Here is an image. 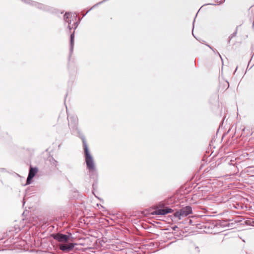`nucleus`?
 <instances>
[{
	"instance_id": "26",
	"label": "nucleus",
	"mask_w": 254,
	"mask_h": 254,
	"mask_svg": "<svg viewBox=\"0 0 254 254\" xmlns=\"http://www.w3.org/2000/svg\"><path fill=\"white\" fill-rule=\"evenodd\" d=\"M159 206L161 207H164V203H160Z\"/></svg>"
},
{
	"instance_id": "22",
	"label": "nucleus",
	"mask_w": 254,
	"mask_h": 254,
	"mask_svg": "<svg viewBox=\"0 0 254 254\" xmlns=\"http://www.w3.org/2000/svg\"><path fill=\"white\" fill-rule=\"evenodd\" d=\"M21 1L25 3L28 4L29 3L30 0H21Z\"/></svg>"
},
{
	"instance_id": "14",
	"label": "nucleus",
	"mask_w": 254,
	"mask_h": 254,
	"mask_svg": "<svg viewBox=\"0 0 254 254\" xmlns=\"http://www.w3.org/2000/svg\"><path fill=\"white\" fill-rule=\"evenodd\" d=\"M37 3V1H34V0H30L29 3L28 4L32 6L36 7Z\"/></svg>"
},
{
	"instance_id": "4",
	"label": "nucleus",
	"mask_w": 254,
	"mask_h": 254,
	"mask_svg": "<svg viewBox=\"0 0 254 254\" xmlns=\"http://www.w3.org/2000/svg\"><path fill=\"white\" fill-rule=\"evenodd\" d=\"M67 119L71 133L80 138L82 142L86 141L84 134L78 127V119L77 117L74 115H68Z\"/></svg>"
},
{
	"instance_id": "12",
	"label": "nucleus",
	"mask_w": 254,
	"mask_h": 254,
	"mask_svg": "<svg viewBox=\"0 0 254 254\" xmlns=\"http://www.w3.org/2000/svg\"><path fill=\"white\" fill-rule=\"evenodd\" d=\"M191 249L195 254H199L200 250L199 247L196 246L194 243H192L191 245Z\"/></svg>"
},
{
	"instance_id": "16",
	"label": "nucleus",
	"mask_w": 254,
	"mask_h": 254,
	"mask_svg": "<svg viewBox=\"0 0 254 254\" xmlns=\"http://www.w3.org/2000/svg\"><path fill=\"white\" fill-rule=\"evenodd\" d=\"M51 163L56 167L58 165V162L53 158L51 160Z\"/></svg>"
},
{
	"instance_id": "19",
	"label": "nucleus",
	"mask_w": 254,
	"mask_h": 254,
	"mask_svg": "<svg viewBox=\"0 0 254 254\" xmlns=\"http://www.w3.org/2000/svg\"><path fill=\"white\" fill-rule=\"evenodd\" d=\"M229 82L228 81H226L225 82V89H227L229 87Z\"/></svg>"
},
{
	"instance_id": "6",
	"label": "nucleus",
	"mask_w": 254,
	"mask_h": 254,
	"mask_svg": "<svg viewBox=\"0 0 254 254\" xmlns=\"http://www.w3.org/2000/svg\"><path fill=\"white\" fill-rule=\"evenodd\" d=\"M77 18L76 15H74L73 16L72 15L71 13L70 12H66L64 16V19L65 22V24L66 23H67V28L69 30V32H71V30L72 28H73V27L70 26V24L72 22V21L74 18L76 19Z\"/></svg>"
},
{
	"instance_id": "29",
	"label": "nucleus",
	"mask_w": 254,
	"mask_h": 254,
	"mask_svg": "<svg viewBox=\"0 0 254 254\" xmlns=\"http://www.w3.org/2000/svg\"><path fill=\"white\" fill-rule=\"evenodd\" d=\"M224 1V0H221V1L219 2V4L223 3Z\"/></svg>"
},
{
	"instance_id": "1",
	"label": "nucleus",
	"mask_w": 254,
	"mask_h": 254,
	"mask_svg": "<svg viewBox=\"0 0 254 254\" xmlns=\"http://www.w3.org/2000/svg\"><path fill=\"white\" fill-rule=\"evenodd\" d=\"M85 162L89 177L93 180L97 179L98 172L93 157L90 152L86 140L82 142Z\"/></svg>"
},
{
	"instance_id": "3",
	"label": "nucleus",
	"mask_w": 254,
	"mask_h": 254,
	"mask_svg": "<svg viewBox=\"0 0 254 254\" xmlns=\"http://www.w3.org/2000/svg\"><path fill=\"white\" fill-rule=\"evenodd\" d=\"M21 229L18 225H15L13 227H11L9 228L8 231L5 234V241L3 240L2 244H3L5 247H10L13 245L16 244L18 242L21 243L19 241V232Z\"/></svg>"
},
{
	"instance_id": "2",
	"label": "nucleus",
	"mask_w": 254,
	"mask_h": 254,
	"mask_svg": "<svg viewBox=\"0 0 254 254\" xmlns=\"http://www.w3.org/2000/svg\"><path fill=\"white\" fill-rule=\"evenodd\" d=\"M54 238L59 243L58 247L60 250L64 253L71 251L77 245L71 242L73 238L70 233H68L67 235L58 233L55 235Z\"/></svg>"
},
{
	"instance_id": "23",
	"label": "nucleus",
	"mask_w": 254,
	"mask_h": 254,
	"mask_svg": "<svg viewBox=\"0 0 254 254\" xmlns=\"http://www.w3.org/2000/svg\"><path fill=\"white\" fill-rule=\"evenodd\" d=\"M208 47H209L211 50H212V49L214 48H213L212 47H211V46H210L209 45H208V44H205Z\"/></svg>"
},
{
	"instance_id": "18",
	"label": "nucleus",
	"mask_w": 254,
	"mask_h": 254,
	"mask_svg": "<svg viewBox=\"0 0 254 254\" xmlns=\"http://www.w3.org/2000/svg\"><path fill=\"white\" fill-rule=\"evenodd\" d=\"M95 181V182L93 183V184H92V187H93V189H95V187H96L97 186V182H96V180H94Z\"/></svg>"
},
{
	"instance_id": "20",
	"label": "nucleus",
	"mask_w": 254,
	"mask_h": 254,
	"mask_svg": "<svg viewBox=\"0 0 254 254\" xmlns=\"http://www.w3.org/2000/svg\"><path fill=\"white\" fill-rule=\"evenodd\" d=\"M249 64H250V62L249 63L248 65L247 66L246 71L248 70L251 69L253 67V66L254 65V64L253 65H252L250 67V66H249Z\"/></svg>"
},
{
	"instance_id": "27",
	"label": "nucleus",
	"mask_w": 254,
	"mask_h": 254,
	"mask_svg": "<svg viewBox=\"0 0 254 254\" xmlns=\"http://www.w3.org/2000/svg\"><path fill=\"white\" fill-rule=\"evenodd\" d=\"M178 228V227L176 226H174L172 227L173 230H175L176 229Z\"/></svg>"
},
{
	"instance_id": "10",
	"label": "nucleus",
	"mask_w": 254,
	"mask_h": 254,
	"mask_svg": "<svg viewBox=\"0 0 254 254\" xmlns=\"http://www.w3.org/2000/svg\"><path fill=\"white\" fill-rule=\"evenodd\" d=\"M74 31L70 34V49H69V56L70 58L73 50L74 46Z\"/></svg>"
},
{
	"instance_id": "17",
	"label": "nucleus",
	"mask_w": 254,
	"mask_h": 254,
	"mask_svg": "<svg viewBox=\"0 0 254 254\" xmlns=\"http://www.w3.org/2000/svg\"><path fill=\"white\" fill-rule=\"evenodd\" d=\"M212 51L215 53V54H217L221 59V60H222V57L221 56V55H220V54L219 53V52L217 51V50H216L215 49L213 48L212 49Z\"/></svg>"
},
{
	"instance_id": "8",
	"label": "nucleus",
	"mask_w": 254,
	"mask_h": 254,
	"mask_svg": "<svg viewBox=\"0 0 254 254\" xmlns=\"http://www.w3.org/2000/svg\"><path fill=\"white\" fill-rule=\"evenodd\" d=\"M173 210L172 208L170 207H165V208H156L152 213V215H166L168 213H171Z\"/></svg>"
},
{
	"instance_id": "13",
	"label": "nucleus",
	"mask_w": 254,
	"mask_h": 254,
	"mask_svg": "<svg viewBox=\"0 0 254 254\" xmlns=\"http://www.w3.org/2000/svg\"><path fill=\"white\" fill-rule=\"evenodd\" d=\"M237 28H238V27H237V28H236V29L235 31L233 33H232V34H231V35L229 37V38H228V43H230V41H231V39H232L233 37H235V36H236L237 33Z\"/></svg>"
},
{
	"instance_id": "7",
	"label": "nucleus",
	"mask_w": 254,
	"mask_h": 254,
	"mask_svg": "<svg viewBox=\"0 0 254 254\" xmlns=\"http://www.w3.org/2000/svg\"><path fill=\"white\" fill-rule=\"evenodd\" d=\"M38 171V168L33 167L30 166L29 169L28 176L26 179V185H29L31 183L33 178L35 177Z\"/></svg>"
},
{
	"instance_id": "33",
	"label": "nucleus",
	"mask_w": 254,
	"mask_h": 254,
	"mask_svg": "<svg viewBox=\"0 0 254 254\" xmlns=\"http://www.w3.org/2000/svg\"><path fill=\"white\" fill-rule=\"evenodd\" d=\"M193 29V28L192 29V30ZM192 34L193 35V36L195 37L194 35H193V33L192 32Z\"/></svg>"
},
{
	"instance_id": "32",
	"label": "nucleus",
	"mask_w": 254,
	"mask_h": 254,
	"mask_svg": "<svg viewBox=\"0 0 254 254\" xmlns=\"http://www.w3.org/2000/svg\"><path fill=\"white\" fill-rule=\"evenodd\" d=\"M0 170H1V171H3V170H4V169H3V168H1V169H0Z\"/></svg>"
},
{
	"instance_id": "24",
	"label": "nucleus",
	"mask_w": 254,
	"mask_h": 254,
	"mask_svg": "<svg viewBox=\"0 0 254 254\" xmlns=\"http://www.w3.org/2000/svg\"><path fill=\"white\" fill-rule=\"evenodd\" d=\"M208 47H209L211 50H212V49L214 48H213L212 47H211V46H210L209 45H208V44H205Z\"/></svg>"
},
{
	"instance_id": "5",
	"label": "nucleus",
	"mask_w": 254,
	"mask_h": 254,
	"mask_svg": "<svg viewBox=\"0 0 254 254\" xmlns=\"http://www.w3.org/2000/svg\"><path fill=\"white\" fill-rule=\"evenodd\" d=\"M192 213V208L190 206H186L174 213V216L175 218L181 220L182 217H186Z\"/></svg>"
},
{
	"instance_id": "9",
	"label": "nucleus",
	"mask_w": 254,
	"mask_h": 254,
	"mask_svg": "<svg viewBox=\"0 0 254 254\" xmlns=\"http://www.w3.org/2000/svg\"><path fill=\"white\" fill-rule=\"evenodd\" d=\"M36 8H38L39 10L44 11H47L49 12H53V8L47 5L44 4L42 3H40L37 2Z\"/></svg>"
},
{
	"instance_id": "31",
	"label": "nucleus",
	"mask_w": 254,
	"mask_h": 254,
	"mask_svg": "<svg viewBox=\"0 0 254 254\" xmlns=\"http://www.w3.org/2000/svg\"><path fill=\"white\" fill-rule=\"evenodd\" d=\"M24 203H25L24 199H23V204L24 205Z\"/></svg>"
},
{
	"instance_id": "11",
	"label": "nucleus",
	"mask_w": 254,
	"mask_h": 254,
	"mask_svg": "<svg viewBox=\"0 0 254 254\" xmlns=\"http://www.w3.org/2000/svg\"><path fill=\"white\" fill-rule=\"evenodd\" d=\"M68 70L71 75L75 76L77 72V67L74 64H71L68 66Z\"/></svg>"
},
{
	"instance_id": "28",
	"label": "nucleus",
	"mask_w": 254,
	"mask_h": 254,
	"mask_svg": "<svg viewBox=\"0 0 254 254\" xmlns=\"http://www.w3.org/2000/svg\"><path fill=\"white\" fill-rule=\"evenodd\" d=\"M2 242H3V239H0V245L1 244H2Z\"/></svg>"
},
{
	"instance_id": "15",
	"label": "nucleus",
	"mask_w": 254,
	"mask_h": 254,
	"mask_svg": "<svg viewBox=\"0 0 254 254\" xmlns=\"http://www.w3.org/2000/svg\"><path fill=\"white\" fill-rule=\"evenodd\" d=\"M80 19H79L78 21H76V22H74V23H73V26H74V30L77 28V27H78L79 24V22H80Z\"/></svg>"
},
{
	"instance_id": "25",
	"label": "nucleus",
	"mask_w": 254,
	"mask_h": 254,
	"mask_svg": "<svg viewBox=\"0 0 254 254\" xmlns=\"http://www.w3.org/2000/svg\"><path fill=\"white\" fill-rule=\"evenodd\" d=\"M208 47H209L211 50H212V49L214 48H213L212 47H211V46H210L209 45H208V44H205Z\"/></svg>"
},
{
	"instance_id": "30",
	"label": "nucleus",
	"mask_w": 254,
	"mask_h": 254,
	"mask_svg": "<svg viewBox=\"0 0 254 254\" xmlns=\"http://www.w3.org/2000/svg\"><path fill=\"white\" fill-rule=\"evenodd\" d=\"M237 68H238V66H237V67H236V69H235V71H234V73H235V72H236V71H237Z\"/></svg>"
},
{
	"instance_id": "21",
	"label": "nucleus",
	"mask_w": 254,
	"mask_h": 254,
	"mask_svg": "<svg viewBox=\"0 0 254 254\" xmlns=\"http://www.w3.org/2000/svg\"><path fill=\"white\" fill-rule=\"evenodd\" d=\"M249 64H250V62L249 63L248 65L247 66L246 71L248 70L251 69L253 67V66L254 65V64L253 65H252L250 67V66H249Z\"/></svg>"
}]
</instances>
